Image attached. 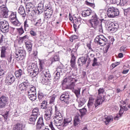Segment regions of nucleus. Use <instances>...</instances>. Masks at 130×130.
Here are the masks:
<instances>
[{
    "label": "nucleus",
    "instance_id": "30",
    "mask_svg": "<svg viewBox=\"0 0 130 130\" xmlns=\"http://www.w3.org/2000/svg\"><path fill=\"white\" fill-rule=\"evenodd\" d=\"M92 13L93 12L91 9H87L82 12V15L83 17H88V16L92 15Z\"/></svg>",
    "mask_w": 130,
    "mask_h": 130
},
{
    "label": "nucleus",
    "instance_id": "36",
    "mask_svg": "<svg viewBox=\"0 0 130 130\" xmlns=\"http://www.w3.org/2000/svg\"><path fill=\"white\" fill-rule=\"evenodd\" d=\"M11 23L14 26H16V27H19L21 26V22L19 21L18 19H14V20H11Z\"/></svg>",
    "mask_w": 130,
    "mask_h": 130
},
{
    "label": "nucleus",
    "instance_id": "49",
    "mask_svg": "<svg viewBox=\"0 0 130 130\" xmlns=\"http://www.w3.org/2000/svg\"><path fill=\"white\" fill-rule=\"evenodd\" d=\"M124 11V15L125 16H127V15H130V7L123 9Z\"/></svg>",
    "mask_w": 130,
    "mask_h": 130
},
{
    "label": "nucleus",
    "instance_id": "29",
    "mask_svg": "<svg viewBox=\"0 0 130 130\" xmlns=\"http://www.w3.org/2000/svg\"><path fill=\"white\" fill-rule=\"evenodd\" d=\"M25 46L26 47V49L29 53H31L32 51V43L30 41L25 42Z\"/></svg>",
    "mask_w": 130,
    "mask_h": 130
},
{
    "label": "nucleus",
    "instance_id": "32",
    "mask_svg": "<svg viewBox=\"0 0 130 130\" xmlns=\"http://www.w3.org/2000/svg\"><path fill=\"white\" fill-rule=\"evenodd\" d=\"M72 81H76V79L71 77H67L63 80L62 81V85H64L66 83H70Z\"/></svg>",
    "mask_w": 130,
    "mask_h": 130
},
{
    "label": "nucleus",
    "instance_id": "12",
    "mask_svg": "<svg viewBox=\"0 0 130 130\" xmlns=\"http://www.w3.org/2000/svg\"><path fill=\"white\" fill-rule=\"evenodd\" d=\"M45 112L44 118L45 120H50L51 118V115L52 114V107H48Z\"/></svg>",
    "mask_w": 130,
    "mask_h": 130
},
{
    "label": "nucleus",
    "instance_id": "4",
    "mask_svg": "<svg viewBox=\"0 0 130 130\" xmlns=\"http://www.w3.org/2000/svg\"><path fill=\"white\" fill-rule=\"evenodd\" d=\"M55 116L53 118L54 124L56 126H60L62 124V114L56 106H55Z\"/></svg>",
    "mask_w": 130,
    "mask_h": 130
},
{
    "label": "nucleus",
    "instance_id": "6",
    "mask_svg": "<svg viewBox=\"0 0 130 130\" xmlns=\"http://www.w3.org/2000/svg\"><path fill=\"white\" fill-rule=\"evenodd\" d=\"M1 55V58L7 59L9 62L12 61V54H7V47L3 46L1 48L0 47Z\"/></svg>",
    "mask_w": 130,
    "mask_h": 130
},
{
    "label": "nucleus",
    "instance_id": "34",
    "mask_svg": "<svg viewBox=\"0 0 130 130\" xmlns=\"http://www.w3.org/2000/svg\"><path fill=\"white\" fill-rule=\"evenodd\" d=\"M86 101H87V100L85 98H81L79 99V101H78V107H82L85 103H86Z\"/></svg>",
    "mask_w": 130,
    "mask_h": 130
},
{
    "label": "nucleus",
    "instance_id": "18",
    "mask_svg": "<svg viewBox=\"0 0 130 130\" xmlns=\"http://www.w3.org/2000/svg\"><path fill=\"white\" fill-rule=\"evenodd\" d=\"M15 54L16 56H23V57H25L26 56V51L24 50L23 48H19L17 50Z\"/></svg>",
    "mask_w": 130,
    "mask_h": 130
},
{
    "label": "nucleus",
    "instance_id": "8",
    "mask_svg": "<svg viewBox=\"0 0 130 130\" xmlns=\"http://www.w3.org/2000/svg\"><path fill=\"white\" fill-rule=\"evenodd\" d=\"M86 62H87L86 68H88L90 66V63H91V58L88 57V56H82L80 58H79L78 63L79 66H84V64H86Z\"/></svg>",
    "mask_w": 130,
    "mask_h": 130
},
{
    "label": "nucleus",
    "instance_id": "7",
    "mask_svg": "<svg viewBox=\"0 0 130 130\" xmlns=\"http://www.w3.org/2000/svg\"><path fill=\"white\" fill-rule=\"evenodd\" d=\"M107 15L109 18H114L119 15V10L113 7H109L107 10Z\"/></svg>",
    "mask_w": 130,
    "mask_h": 130
},
{
    "label": "nucleus",
    "instance_id": "28",
    "mask_svg": "<svg viewBox=\"0 0 130 130\" xmlns=\"http://www.w3.org/2000/svg\"><path fill=\"white\" fill-rule=\"evenodd\" d=\"M99 22L98 20H91L89 22V25L92 28H96L98 26Z\"/></svg>",
    "mask_w": 130,
    "mask_h": 130
},
{
    "label": "nucleus",
    "instance_id": "39",
    "mask_svg": "<svg viewBox=\"0 0 130 130\" xmlns=\"http://www.w3.org/2000/svg\"><path fill=\"white\" fill-rule=\"evenodd\" d=\"M15 75L16 78H20V77L23 75V71H22L21 69H19L15 72Z\"/></svg>",
    "mask_w": 130,
    "mask_h": 130
},
{
    "label": "nucleus",
    "instance_id": "60",
    "mask_svg": "<svg viewBox=\"0 0 130 130\" xmlns=\"http://www.w3.org/2000/svg\"><path fill=\"white\" fill-rule=\"evenodd\" d=\"M125 48H126L125 47L123 46H121L120 48V52H125V50H126Z\"/></svg>",
    "mask_w": 130,
    "mask_h": 130
},
{
    "label": "nucleus",
    "instance_id": "16",
    "mask_svg": "<svg viewBox=\"0 0 130 130\" xmlns=\"http://www.w3.org/2000/svg\"><path fill=\"white\" fill-rule=\"evenodd\" d=\"M118 27H119V26L117 23L111 22L109 24L108 30L111 32H116L117 29H118Z\"/></svg>",
    "mask_w": 130,
    "mask_h": 130
},
{
    "label": "nucleus",
    "instance_id": "64",
    "mask_svg": "<svg viewBox=\"0 0 130 130\" xmlns=\"http://www.w3.org/2000/svg\"><path fill=\"white\" fill-rule=\"evenodd\" d=\"M92 18L93 19L92 20H98V19H99V18L98 17V16H97V15H96V14H94L92 16Z\"/></svg>",
    "mask_w": 130,
    "mask_h": 130
},
{
    "label": "nucleus",
    "instance_id": "61",
    "mask_svg": "<svg viewBox=\"0 0 130 130\" xmlns=\"http://www.w3.org/2000/svg\"><path fill=\"white\" fill-rule=\"evenodd\" d=\"M128 101V99H126L124 101H121L120 102H121V104H123V106L122 105H121V106H125L124 105L125 104H127V102Z\"/></svg>",
    "mask_w": 130,
    "mask_h": 130
},
{
    "label": "nucleus",
    "instance_id": "37",
    "mask_svg": "<svg viewBox=\"0 0 130 130\" xmlns=\"http://www.w3.org/2000/svg\"><path fill=\"white\" fill-rule=\"evenodd\" d=\"M48 105H47V101H43L41 105V108L42 109H46V110L47 109V108H48Z\"/></svg>",
    "mask_w": 130,
    "mask_h": 130
},
{
    "label": "nucleus",
    "instance_id": "27",
    "mask_svg": "<svg viewBox=\"0 0 130 130\" xmlns=\"http://www.w3.org/2000/svg\"><path fill=\"white\" fill-rule=\"evenodd\" d=\"M29 87L27 88L25 91V93H33L35 94L36 93V87L31 85L30 84H29Z\"/></svg>",
    "mask_w": 130,
    "mask_h": 130
},
{
    "label": "nucleus",
    "instance_id": "22",
    "mask_svg": "<svg viewBox=\"0 0 130 130\" xmlns=\"http://www.w3.org/2000/svg\"><path fill=\"white\" fill-rule=\"evenodd\" d=\"M28 40H29V36L25 35L23 37L19 38L18 40V42L20 44H22L23 42H27V41H28Z\"/></svg>",
    "mask_w": 130,
    "mask_h": 130
},
{
    "label": "nucleus",
    "instance_id": "20",
    "mask_svg": "<svg viewBox=\"0 0 130 130\" xmlns=\"http://www.w3.org/2000/svg\"><path fill=\"white\" fill-rule=\"evenodd\" d=\"M82 121V116L80 114H77L74 119V124L75 126L79 125Z\"/></svg>",
    "mask_w": 130,
    "mask_h": 130
},
{
    "label": "nucleus",
    "instance_id": "45",
    "mask_svg": "<svg viewBox=\"0 0 130 130\" xmlns=\"http://www.w3.org/2000/svg\"><path fill=\"white\" fill-rule=\"evenodd\" d=\"M17 32L19 34V35H23L24 33V29H23V27H21L20 28H16Z\"/></svg>",
    "mask_w": 130,
    "mask_h": 130
},
{
    "label": "nucleus",
    "instance_id": "63",
    "mask_svg": "<svg viewBox=\"0 0 130 130\" xmlns=\"http://www.w3.org/2000/svg\"><path fill=\"white\" fill-rule=\"evenodd\" d=\"M87 47L89 49V50H90V51H94V50H93V49H92V47H91V43H87Z\"/></svg>",
    "mask_w": 130,
    "mask_h": 130
},
{
    "label": "nucleus",
    "instance_id": "55",
    "mask_svg": "<svg viewBox=\"0 0 130 130\" xmlns=\"http://www.w3.org/2000/svg\"><path fill=\"white\" fill-rule=\"evenodd\" d=\"M61 67H58L57 68V72L60 73L61 76L63 75V69L61 68Z\"/></svg>",
    "mask_w": 130,
    "mask_h": 130
},
{
    "label": "nucleus",
    "instance_id": "46",
    "mask_svg": "<svg viewBox=\"0 0 130 130\" xmlns=\"http://www.w3.org/2000/svg\"><path fill=\"white\" fill-rule=\"evenodd\" d=\"M56 97V95L55 94H53L52 96H50L49 101L50 104H53L54 103V100H55Z\"/></svg>",
    "mask_w": 130,
    "mask_h": 130
},
{
    "label": "nucleus",
    "instance_id": "40",
    "mask_svg": "<svg viewBox=\"0 0 130 130\" xmlns=\"http://www.w3.org/2000/svg\"><path fill=\"white\" fill-rule=\"evenodd\" d=\"M45 13V19H50L51 16H52V12L50 13V11H44Z\"/></svg>",
    "mask_w": 130,
    "mask_h": 130
},
{
    "label": "nucleus",
    "instance_id": "15",
    "mask_svg": "<svg viewBox=\"0 0 130 130\" xmlns=\"http://www.w3.org/2000/svg\"><path fill=\"white\" fill-rule=\"evenodd\" d=\"M15 80H16L15 76L12 74H9L6 78L5 83L7 85L10 86V85L15 82Z\"/></svg>",
    "mask_w": 130,
    "mask_h": 130
},
{
    "label": "nucleus",
    "instance_id": "42",
    "mask_svg": "<svg viewBox=\"0 0 130 130\" xmlns=\"http://www.w3.org/2000/svg\"><path fill=\"white\" fill-rule=\"evenodd\" d=\"M22 125L20 123H17L13 127V130H21L22 129Z\"/></svg>",
    "mask_w": 130,
    "mask_h": 130
},
{
    "label": "nucleus",
    "instance_id": "14",
    "mask_svg": "<svg viewBox=\"0 0 130 130\" xmlns=\"http://www.w3.org/2000/svg\"><path fill=\"white\" fill-rule=\"evenodd\" d=\"M120 111L118 114H117L116 116L115 117V119L117 120L119 117H121L122 116V114L124 113V111H127L128 108L127 107L125 106H120Z\"/></svg>",
    "mask_w": 130,
    "mask_h": 130
},
{
    "label": "nucleus",
    "instance_id": "24",
    "mask_svg": "<svg viewBox=\"0 0 130 130\" xmlns=\"http://www.w3.org/2000/svg\"><path fill=\"white\" fill-rule=\"evenodd\" d=\"M19 14L21 15L22 17V18H25L26 16H27V14H26V11H25V8H24V7L20 6L18 10Z\"/></svg>",
    "mask_w": 130,
    "mask_h": 130
},
{
    "label": "nucleus",
    "instance_id": "51",
    "mask_svg": "<svg viewBox=\"0 0 130 130\" xmlns=\"http://www.w3.org/2000/svg\"><path fill=\"white\" fill-rule=\"evenodd\" d=\"M42 25V23L41 22V19H40L37 20V21L34 24V26H36L39 27Z\"/></svg>",
    "mask_w": 130,
    "mask_h": 130
},
{
    "label": "nucleus",
    "instance_id": "41",
    "mask_svg": "<svg viewBox=\"0 0 130 130\" xmlns=\"http://www.w3.org/2000/svg\"><path fill=\"white\" fill-rule=\"evenodd\" d=\"M38 97L39 101H43V100H44L45 95L42 92H39Z\"/></svg>",
    "mask_w": 130,
    "mask_h": 130
},
{
    "label": "nucleus",
    "instance_id": "10",
    "mask_svg": "<svg viewBox=\"0 0 130 130\" xmlns=\"http://www.w3.org/2000/svg\"><path fill=\"white\" fill-rule=\"evenodd\" d=\"M70 99V93L68 92H63L60 96V100L65 104H69Z\"/></svg>",
    "mask_w": 130,
    "mask_h": 130
},
{
    "label": "nucleus",
    "instance_id": "38",
    "mask_svg": "<svg viewBox=\"0 0 130 130\" xmlns=\"http://www.w3.org/2000/svg\"><path fill=\"white\" fill-rule=\"evenodd\" d=\"M38 114H39V109H38L37 107L35 108L32 110L31 115H33L34 116H37V117H38Z\"/></svg>",
    "mask_w": 130,
    "mask_h": 130
},
{
    "label": "nucleus",
    "instance_id": "59",
    "mask_svg": "<svg viewBox=\"0 0 130 130\" xmlns=\"http://www.w3.org/2000/svg\"><path fill=\"white\" fill-rule=\"evenodd\" d=\"M92 67L98 66V62H97V58H94L93 60Z\"/></svg>",
    "mask_w": 130,
    "mask_h": 130
},
{
    "label": "nucleus",
    "instance_id": "2",
    "mask_svg": "<svg viewBox=\"0 0 130 130\" xmlns=\"http://www.w3.org/2000/svg\"><path fill=\"white\" fill-rule=\"evenodd\" d=\"M104 99H105V97H104V99L102 97H98L94 103V98L90 97L87 104L89 113L95 110L98 106L102 104V103L104 102Z\"/></svg>",
    "mask_w": 130,
    "mask_h": 130
},
{
    "label": "nucleus",
    "instance_id": "17",
    "mask_svg": "<svg viewBox=\"0 0 130 130\" xmlns=\"http://www.w3.org/2000/svg\"><path fill=\"white\" fill-rule=\"evenodd\" d=\"M30 84V83H28V82H23L22 83H21L20 84H19V89L20 90V91H26L27 90V89H29V85Z\"/></svg>",
    "mask_w": 130,
    "mask_h": 130
},
{
    "label": "nucleus",
    "instance_id": "50",
    "mask_svg": "<svg viewBox=\"0 0 130 130\" xmlns=\"http://www.w3.org/2000/svg\"><path fill=\"white\" fill-rule=\"evenodd\" d=\"M79 111H80L81 115L83 116V115H85V114H86V113L87 112V109H86V108H84L82 109H80Z\"/></svg>",
    "mask_w": 130,
    "mask_h": 130
},
{
    "label": "nucleus",
    "instance_id": "11",
    "mask_svg": "<svg viewBox=\"0 0 130 130\" xmlns=\"http://www.w3.org/2000/svg\"><path fill=\"white\" fill-rule=\"evenodd\" d=\"M107 41V39H106L103 35H100L95 38V42H97V43H99V44L102 45V46L105 45Z\"/></svg>",
    "mask_w": 130,
    "mask_h": 130
},
{
    "label": "nucleus",
    "instance_id": "52",
    "mask_svg": "<svg viewBox=\"0 0 130 130\" xmlns=\"http://www.w3.org/2000/svg\"><path fill=\"white\" fill-rule=\"evenodd\" d=\"M75 82H77V80H75V81H72L70 82V83H71L69 86V88L71 90L74 89V88H75Z\"/></svg>",
    "mask_w": 130,
    "mask_h": 130
},
{
    "label": "nucleus",
    "instance_id": "21",
    "mask_svg": "<svg viewBox=\"0 0 130 130\" xmlns=\"http://www.w3.org/2000/svg\"><path fill=\"white\" fill-rule=\"evenodd\" d=\"M44 11V3L43 2H41L38 4V10L36 11V13L40 15V14H42L43 12Z\"/></svg>",
    "mask_w": 130,
    "mask_h": 130
},
{
    "label": "nucleus",
    "instance_id": "48",
    "mask_svg": "<svg viewBox=\"0 0 130 130\" xmlns=\"http://www.w3.org/2000/svg\"><path fill=\"white\" fill-rule=\"evenodd\" d=\"M33 7V4L31 3H28L26 5V9L28 11V12H30V9Z\"/></svg>",
    "mask_w": 130,
    "mask_h": 130
},
{
    "label": "nucleus",
    "instance_id": "53",
    "mask_svg": "<svg viewBox=\"0 0 130 130\" xmlns=\"http://www.w3.org/2000/svg\"><path fill=\"white\" fill-rule=\"evenodd\" d=\"M80 92H81V90H80V89L75 90L74 93H75L77 98H79V97H80Z\"/></svg>",
    "mask_w": 130,
    "mask_h": 130
},
{
    "label": "nucleus",
    "instance_id": "26",
    "mask_svg": "<svg viewBox=\"0 0 130 130\" xmlns=\"http://www.w3.org/2000/svg\"><path fill=\"white\" fill-rule=\"evenodd\" d=\"M103 121H104L105 124H108L109 122L113 121V117L112 116H108L103 119Z\"/></svg>",
    "mask_w": 130,
    "mask_h": 130
},
{
    "label": "nucleus",
    "instance_id": "1",
    "mask_svg": "<svg viewBox=\"0 0 130 130\" xmlns=\"http://www.w3.org/2000/svg\"><path fill=\"white\" fill-rule=\"evenodd\" d=\"M40 73L41 75V82L43 85H48V83H50L51 80V75L50 73L43 69V64L42 62H40Z\"/></svg>",
    "mask_w": 130,
    "mask_h": 130
},
{
    "label": "nucleus",
    "instance_id": "3",
    "mask_svg": "<svg viewBox=\"0 0 130 130\" xmlns=\"http://www.w3.org/2000/svg\"><path fill=\"white\" fill-rule=\"evenodd\" d=\"M0 10L1 11L2 15L4 18H8L10 14V15L9 16V19L11 22L17 19V13L11 12L9 11L8 8L7 7H6V5L1 6L0 7Z\"/></svg>",
    "mask_w": 130,
    "mask_h": 130
},
{
    "label": "nucleus",
    "instance_id": "44",
    "mask_svg": "<svg viewBox=\"0 0 130 130\" xmlns=\"http://www.w3.org/2000/svg\"><path fill=\"white\" fill-rule=\"evenodd\" d=\"M45 11L50 12V14H51V13H53L52 8H51V7H50V5H47L45 6Z\"/></svg>",
    "mask_w": 130,
    "mask_h": 130
},
{
    "label": "nucleus",
    "instance_id": "13",
    "mask_svg": "<svg viewBox=\"0 0 130 130\" xmlns=\"http://www.w3.org/2000/svg\"><path fill=\"white\" fill-rule=\"evenodd\" d=\"M9 101L8 98L5 95H3L0 97V108H5L8 105Z\"/></svg>",
    "mask_w": 130,
    "mask_h": 130
},
{
    "label": "nucleus",
    "instance_id": "57",
    "mask_svg": "<svg viewBox=\"0 0 130 130\" xmlns=\"http://www.w3.org/2000/svg\"><path fill=\"white\" fill-rule=\"evenodd\" d=\"M85 5H87V6H89V7H91V8H94V7H95V4L90 3L88 1L85 2Z\"/></svg>",
    "mask_w": 130,
    "mask_h": 130
},
{
    "label": "nucleus",
    "instance_id": "56",
    "mask_svg": "<svg viewBox=\"0 0 130 130\" xmlns=\"http://www.w3.org/2000/svg\"><path fill=\"white\" fill-rule=\"evenodd\" d=\"M3 117H4L5 121H6V120H8V117L9 116V111H7L4 114H3Z\"/></svg>",
    "mask_w": 130,
    "mask_h": 130
},
{
    "label": "nucleus",
    "instance_id": "43",
    "mask_svg": "<svg viewBox=\"0 0 130 130\" xmlns=\"http://www.w3.org/2000/svg\"><path fill=\"white\" fill-rule=\"evenodd\" d=\"M29 99L31 100V101H35L36 100V98H37V96L36 95V94H29V95L28 96Z\"/></svg>",
    "mask_w": 130,
    "mask_h": 130
},
{
    "label": "nucleus",
    "instance_id": "62",
    "mask_svg": "<svg viewBox=\"0 0 130 130\" xmlns=\"http://www.w3.org/2000/svg\"><path fill=\"white\" fill-rule=\"evenodd\" d=\"M99 32H100L101 33H102L103 32V28L102 27V24H100L99 26Z\"/></svg>",
    "mask_w": 130,
    "mask_h": 130
},
{
    "label": "nucleus",
    "instance_id": "58",
    "mask_svg": "<svg viewBox=\"0 0 130 130\" xmlns=\"http://www.w3.org/2000/svg\"><path fill=\"white\" fill-rule=\"evenodd\" d=\"M60 76H61L59 73L57 72L55 73V76H54V78H55V79L56 80H59V78H60Z\"/></svg>",
    "mask_w": 130,
    "mask_h": 130
},
{
    "label": "nucleus",
    "instance_id": "19",
    "mask_svg": "<svg viewBox=\"0 0 130 130\" xmlns=\"http://www.w3.org/2000/svg\"><path fill=\"white\" fill-rule=\"evenodd\" d=\"M37 127L38 129H41V128H44L45 125H44V122H43V117H40L37 123Z\"/></svg>",
    "mask_w": 130,
    "mask_h": 130
},
{
    "label": "nucleus",
    "instance_id": "9",
    "mask_svg": "<svg viewBox=\"0 0 130 130\" xmlns=\"http://www.w3.org/2000/svg\"><path fill=\"white\" fill-rule=\"evenodd\" d=\"M10 30V24L7 21H0V30L2 33H8Z\"/></svg>",
    "mask_w": 130,
    "mask_h": 130
},
{
    "label": "nucleus",
    "instance_id": "5",
    "mask_svg": "<svg viewBox=\"0 0 130 130\" xmlns=\"http://www.w3.org/2000/svg\"><path fill=\"white\" fill-rule=\"evenodd\" d=\"M28 74L31 78H35L39 73V69L35 63H30L27 67Z\"/></svg>",
    "mask_w": 130,
    "mask_h": 130
},
{
    "label": "nucleus",
    "instance_id": "47",
    "mask_svg": "<svg viewBox=\"0 0 130 130\" xmlns=\"http://www.w3.org/2000/svg\"><path fill=\"white\" fill-rule=\"evenodd\" d=\"M127 3H128V0H120V7H123L124 6H125Z\"/></svg>",
    "mask_w": 130,
    "mask_h": 130
},
{
    "label": "nucleus",
    "instance_id": "25",
    "mask_svg": "<svg viewBox=\"0 0 130 130\" xmlns=\"http://www.w3.org/2000/svg\"><path fill=\"white\" fill-rule=\"evenodd\" d=\"M30 25H31V21L29 20H26L24 22V29L26 32L29 31V29H30Z\"/></svg>",
    "mask_w": 130,
    "mask_h": 130
},
{
    "label": "nucleus",
    "instance_id": "35",
    "mask_svg": "<svg viewBox=\"0 0 130 130\" xmlns=\"http://www.w3.org/2000/svg\"><path fill=\"white\" fill-rule=\"evenodd\" d=\"M104 92H105V90H104V88H100L98 90V94H99V96L98 97H102L103 99H104V101L106 100V96L103 95L102 96V94H103L104 93ZM104 97H105V99H104Z\"/></svg>",
    "mask_w": 130,
    "mask_h": 130
},
{
    "label": "nucleus",
    "instance_id": "23",
    "mask_svg": "<svg viewBox=\"0 0 130 130\" xmlns=\"http://www.w3.org/2000/svg\"><path fill=\"white\" fill-rule=\"evenodd\" d=\"M70 63L72 69H76V56H75L74 54H71Z\"/></svg>",
    "mask_w": 130,
    "mask_h": 130
},
{
    "label": "nucleus",
    "instance_id": "33",
    "mask_svg": "<svg viewBox=\"0 0 130 130\" xmlns=\"http://www.w3.org/2000/svg\"><path fill=\"white\" fill-rule=\"evenodd\" d=\"M72 121V118L69 117V118H66L63 121H62V124L61 125V126H67L70 122Z\"/></svg>",
    "mask_w": 130,
    "mask_h": 130
},
{
    "label": "nucleus",
    "instance_id": "31",
    "mask_svg": "<svg viewBox=\"0 0 130 130\" xmlns=\"http://www.w3.org/2000/svg\"><path fill=\"white\" fill-rule=\"evenodd\" d=\"M37 119V116H33L32 115H31L28 121V123L29 124H33V125H35V121H36Z\"/></svg>",
    "mask_w": 130,
    "mask_h": 130
},
{
    "label": "nucleus",
    "instance_id": "54",
    "mask_svg": "<svg viewBox=\"0 0 130 130\" xmlns=\"http://www.w3.org/2000/svg\"><path fill=\"white\" fill-rule=\"evenodd\" d=\"M59 60V57L57 55H55L52 59V62H54V61H58Z\"/></svg>",
    "mask_w": 130,
    "mask_h": 130
}]
</instances>
